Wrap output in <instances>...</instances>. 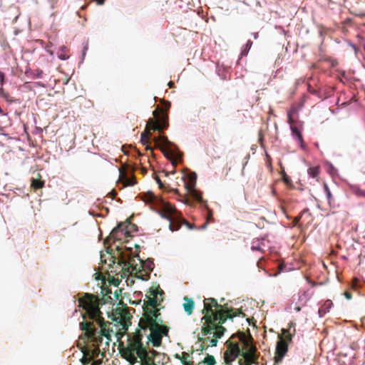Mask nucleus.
Wrapping results in <instances>:
<instances>
[{
	"instance_id": "obj_1",
	"label": "nucleus",
	"mask_w": 365,
	"mask_h": 365,
	"mask_svg": "<svg viewBox=\"0 0 365 365\" xmlns=\"http://www.w3.org/2000/svg\"><path fill=\"white\" fill-rule=\"evenodd\" d=\"M164 294L158 284L149 289L143 300V314L139 321V328L128 334L126 346L120 348L121 356L131 365L138 363V359L140 360L141 365H160L157 359L165 358L164 354L149 349L143 342L145 336L146 344L150 342L153 346L158 347L161 345L163 337L168 334L169 328L163 324L160 312Z\"/></svg>"
},
{
	"instance_id": "obj_2",
	"label": "nucleus",
	"mask_w": 365,
	"mask_h": 365,
	"mask_svg": "<svg viewBox=\"0 0 365 365\" xmlns=\"http://www.w3.org/2000/svg\"><path fill=\"white\" fill-rule=\"evenodd\" d=\"M110 294L111 292L108 289L106 294L99 299L93 294L85 293L78 300V307L84 311L82 313L83 321L80 323V327L84 331L89 343V346L84 347L83 352L93 359L99 356L101 353L99 346L103 343V341L106 346H108L112 340V335L120 334L116 325L104 319L100 309L101 305L112 303L113 299Z\"/></svg>"
},
{
	"instance_id": "obj_3",
	"label": "nucleus",
	"mask_w": 365,
	"mask_h": 365,
	"mask_svg": "<svg viewBox=\"0 0 365 365\" xmlns=\"http://www.w3.org/2000/svg\"><path fill=\"white\" fill-rule=\"evenodd\" d=\"M203 303L202 321L204 320L205 323L202 327L201 333L203 336L213 334L214 338L207 336L203 339L199 337V340L202 341V344L207 347L215 346L217 339H220L226 331L223 327L226 321L240 315L245 317V314L240 309L227 308L226 305L218 304L214 298H206Z\"/></svg>"
},
{
	"instance_id": "obj_4",
	"label": "nucleus",
	"mask_w": 365,
	"mask_h": 365,
	"mask_svg": "<svg viewBox=\"0 0 365 365\" xmlns=\"http://www.w3.org/2000/svg\"><path fill=\"white\" fill-rule=\"evenodd\" d=\"M142 200L146 203L158 206L161 209V216L169 221V228L171 231L178 230L182 222L187 223L181 217L180 213L175 206L156 197L152 192H148L142 195Z\"/></svg>"
},
{
	"instance_id": "obj_5",
	"label": "nucleus",
	"mask_w": 365,
	"mask_h": 365,
	"mask_svg": "<svg viewBox=\"0 0 365 365\" xmlns=\"http://www.w3.org/2000/svg\"><path fill=\"white\" fill-rule=\"evenodd\" d=\"M153 118L148 119L145 130L141 133V142L144 145L150 143L152 131L161 133L169 127V118L166 113H160L158 108L153 110Z\"/></svg>"
},
{
	"instance_id": "obj_6",
	"label": "nucleus",
	"mask_w": 365,
	"mask_h": 365,
	"mask_svg": "<svg viewBox=\"0 0 365 365\" xmlns=\"http://www.w3.org/2000/svg\"><path fill=\"white\" fill-rule=\"evenodd\" d=\"M155 146L159 148L164 156L169 159L173 165H176L177 160L181 158L182 154L178 151L177 146L170 142L166 135H158L153 139Z\"/></svg>"
},
{
	"instance_id": "obj_7",
	"label": "nucleus",
	"mask_w": 365,
	"mask_h": 365,
	"mask_svg": "<svg viewBox=\"0 0 365 365\" xmlns=\"http://www.w3.org/2000/svg\"><path fill=\"white\" fill-rule=\"evenodd\" d=\"M245 346L248 348L245 351L241 350V356L244 361L240 360V365H252L257 362L259 356L257 354V347L253 344H250L248 341H245Z\"/></svg>"
},
{
	"instance_id": "obj_8",
	"label": "nucleus",
	"mask_w": 365,
	"mask_h": 365,
	"mask_svg": "<svg viewBox=\"0 0 365 365\" xmlns=\"http://www.w3.org/2000/svg\"><path fill=\"white\" fill-rule=\"evenodd\" d=\"M227 349L224 352V361L227 365H231L236 358L241 356V349L238 343L232 342L230 340L226 341Z\"/></svg>"
},
{
	"instance_id": "obj_9",
	"label": "nucleus",
	"mask_w": 365,
	"mask_h": 365,
	"mask_svg": "<svg viewBox=\"0 0 365 365\" xmlns=\"http://www.w3.org/2000/svg\"><path fill=\"white\" fill-rule=\"evenodd\" d=\"M131 237L130 231L127 228V222H120L116 227L113 229L109 235V240H122L127 237Z\"/></svg>"
},
{
	"instance_id": "obj_10",
	"label": "nucleus",
	"mask_w": 365,
	"mask_h": 365,
	"mask_svg": "<svg viewBox=\"0 0 365 365\" xmlns=\"http://www.w3.org/2000/svg\"><path fill=\"white\" fill-rule=\"evenodd\" d=\"M288 350V346L286 341L280 339L277 344L276 347L275 352V361L279 362L282 361V358L285 356L286 353Z\"/></svg>"
},
{
	"instance_id": "obj_11",
	"label": "nucleus",
	"mask_w": 365,
	"mask_h": 365,
	"mask_svg": "<svg viewBox=\"0 0 365 365\" xmlns=\"http://www.w3.org/2000/svg\"><path fill=\"white\" fill-rule=\"evenodd\" d=\"M196 180L197 175L195 173H191L187 175V178L185 181V187L187 192H193L195 190Z\"/></svg>"
},
{
	"instance_id": "obj_12",
	"label": "nucleus",
	"mask_w": 365,
	"mask_h": 365,
	"mask_svg": "<svg viewBox=\"0 0 365 365\" xmlns=\"http://www.w3.org/2000/svg\"><path fill=\"white\" fill-rule=\"evenodd\" d=\"M119 180L123 183L124 186H132L135 184V178H128L126 173L120 170V178Z\"/></svg>"
},
{
	"instance_id": "obj_13",
	"label": "nucleus",
	"mask_w": 365,
	"mask_h": 365,
	"mask_svg": "<svg viewBox=\"0 0 365 365\" xmlns=\"http://www.w3.org/2000/svg\"><path fill=\"white\" fill-rule=\"evenodd\" d=\"M175 357L179 359L184 365H194L191 356L187 352H182L181 355L177 354Z\"/></svg>"
},
{
	"instance_id": "obj_14",
	"label": "nucleus",
	"mask_w": 365,
	"mask_h": 365,
	"mask_svg": "<svg viewBox=\"0 0 365 365\" xmlns=\"http://www.w3.org/2000/svg\"><path fill=\"white\" fill-rule=\"evenodd\" d=\"M333 303L331 300L328 299L324 302V304L319 309L318 313L320 317H323L327 313H328L331 308Z\"/></svg>"
},
{
	"instance_id": "obj_15",
	"label": "nucleus",
	"mask_w": 365,
	"mask_h": 365,
	"mask_svg": "<svg viewBox=\"0 0 365 365\" xmlns=\"http://www.w3.org/2000/svg\"><path fill=\"white\" fill-rule=\"evenodd\" d=\"M185 302L183 304V307L185 309V312L188 314L190 315L193 312L195 303L194 301L192 299H188L187 297H185Z\"/></svg>"
},
{
	"instance_id": "obj_16",
	"label": "nucleus",
	"mask_w": 365,
	"mask_h": 365,
	"mask_svg": "<svg viewBox=\"0 0 365 365\" xmlns=\"http://www.w3.org/2000/svg\"><path fill=\"white\" fill-rule=\"evenodd\" d=\"M291 130L293 136H294L298 140V142L300 143L301 147L304 148V140L300 130L298 129L297 127L293 125H291Z\"/></svg>"
},
{
	"instance_id": "obj_17",
	"label": "nucleus",
	"mask_w": 365,
	"mask_h": 365,
	"mask_svg": "<svg viewBox=\"0 0 365 365\" xmlns=\"http://www.w3.org/2000/svg\"><path fill=\"white\" fill-rule=\"evenodd\" d=\"M68 52V47L65 46H62L60 47L58 56L61 60H66L69 58V56L67 54Z\"/></svg>"
},
{
	"instance_id": "obj_18",
	"label": "nucleus",
	"mask_w": 365,
	"mask_h": 365,
	"mask_svg": "<svg viewBox=\"0 0 365 365\" xmlns=\"http://www.w3.org/2000/svg\"><path fill=\"white\" fill-rule=\"evenodd\" d=\"M45 182L41 180V179H34L31 180V187L35 189H41L44 186Z\"/></svg>"
},
{
	"instance_id": "obj_19",
	"label": "nucleus",
	"mask_w": 365,
	"mask_h": 365,
	"mask_svg": "<svg viewBox=\"0 0 365 365\" xmlns=\"http://www.w3.org/2000/svg\"><path fill=\"white\" fill-rule=\"evenodd\" d=\"M319 166L311 167L308 169V174L312 178H317L319 174Z\"/></svg>"
},
{
	"instance_id": "obj_20",
	"label": "nucleus",
	"mask_w": 365,
	"mask_h": 365,
	"mask_svg": "<svg viewBox=\"0 0 365 365\" xmlns=\"http://www.w3.org/2000/svg\"><path fill=\"white\" fill-rule=\"evenodd\" d=\"M202 362L205 365H215V363H216L215 357L213 356H212V355H210V354H207L205 356V358L204 359Z\"/></svg>"
},
{
	"instance_id": "obj_21",
	"label": "nucleus",
	"mask_w": 365,
	"mask_h": 365,
	"mask_svg": "<svg viewBox=\"0 0 365 365\" xmlns=\"http://www.w3.org/2000/svg\"><path fill=\"white\" fill-rule=\"evenodd\" d=\"M160 102L164 105L165 108L161 109L159 107H158L156 109L158 108L160 111V113H166L168 115L167 110H169V108H170V103L164 99H162Z\"/></svg>"
},
{
	"instance_id": "obj_22",
	"label": "nucleus",
	"mask_w": 365,
	"mask_h": 365,
	"mask_svg": "<svg viewBox=\"0 0 365 365\" xmlns=\"http://www.w3.org/2000/svg\"><path fill=\"white\" fill-rule=\"evenodd\" d=\"M143 268L147 271L148 273H150L153 271L154 268V263L153 261H147L143 264Z\"/></svg>"
},
{
	"instance_id": "obj_23",
	"label": "nucleus",
	"mask_w": 365,
	"mask_h": 365,
	"mask_svg": "<svg viewBox=\"0 0 365 365\" xmlns=\"http://www.w3.org/2000/svg\"><path fill=\"white\" fill-rule=\"evenodd\" d=\"M324 191L326 192V195H327V200H328V202L329 205L331 204L332 201H333V197H332V195L331 193V191L328 187V185L327 184H324Z\"/></svg>"
},
{
	"instance_id": "obj_24",
	"label": "nucleus",
	"mask_w": 365,
	"mask_h": 365,
	"mask_svg": "<svg viewBox=\"0 0 365 365\" xmlns=\"http://www.w3.org/2000/svg\"><path fill=\"white\" fill-rule=\"evenodd\" d=\"M197 202H203V199L201 194L195 190L193 192H188Z\"/></svg>"
},
{
	"instance_id": "obj_25",
	"label": "nucleus",
	"mask_w": 365,
	"mask_h": 365,
	"mask_svg": "<svg viewBox=\"0 0 365 365\" xmlns=\"http://www.w3.org/2000/svg\"><path fill=\"white\" fill-rule=\"evenodd\" d=\"M252 41L251 40H248L246 44L245 45V47L243 50L242 51V55H247L249 50L252 47Z\"/></svg>"
},
{
	"instance_id": "obj_26",
	"label": "nucleus",
	"mask_w": 365,
	"mask_h": 365,
	"mask_svg": "<svg viewBox=\"0 0 365 365\" xmlns=\"http://www.w3.org/2000/svg\"><path fill=\"white\" fill-rule=\"evenodd\" d=\"M282 180L287 186H292V180L284 171L282 173Z\"/></svg>"
},
{
	"instance_id": "obj_27",
	"label": "nucleus",
	"mask_w": 365,
	"mask_h": 365,
	"mask_svg": "<svg viewBox=\"0 0 365 365\" xmlns=\"http://www.w3.org/2000/svg\"><path fill=\"white\" fill-rule=\"evenodd\" d=\"M127 222V228L130 230V234L133 232H136L138 230V227L135 224L130 222V220L128 219Z\"/></svg>"
},
{
	"instance_id": "obj_28",
	"label": "nucleus",
	"mask_w": 365,
	"mask_h": 365,
	"mask_svg": "<svg viewBox=\"0 0 365 365\" xmlns=\"http://www.w3.org/2000/svg\"><path fill=\"white\" fill-rule=\"evenodd\" d=\"M92 360H93L90 356L86 355L83 354V356L82 359V362L84 364H89Z\"/></svg>"
},
{
	"instance_id": "obj_29",
	"label": "nucleus",
	"mask_w": 365,
	"mask_h": 365,
	"mask_svg": "<svg viewBox=\"0 0 365 365\" xmlns=\"http://www.w3.org/2000/svg\"><path fill=\"white\" fill-rule=\"evenodd\" d=\"M282 334L284 335L287 340H288V341L292 340V334H290L289 333L288 329H282Z\"/></svg>"
},
{
	"instance_id": "obj_30",
	"label": "nucleus",
	"mask_w": 365,
	"mask_h": 365,
	"mask_svg": "<svg viewBox=\"0 0 365 365\" xmlns=\"http://www.w3.org/2000/svg\"><path fill=\"white\" fill-rule=\"evenodd\" d=\"M251 249L253 251H260V252H262V247L260 246L259 244L257 245H252V247H251Z\"/></svg>"
},
{
	"instance_id": "obj_31",
	"label": "nucleus",
	"mask_w": 365,
	"mask_h": 365,
	"mask_svg": "<svg viewBox=\"0 0 365 365\" xmlns=\"http://www.w3.org/2000/svg\"><path fill=\"white\" fill-rule=\"evenodd\" d=\"M58 0H49V4L51 9H54L56 7Z\"/></svg>"
},
{
	"instance_id": "obj_32",
	"label": "nucleus",
	"mask_w": 365,
	"mask_h": 365,
	"mask_svg": "<svg viewBox=\"0 0 365 365\" xmlns=\"http://www.w3.org/2000/svg\"><path fill=\"white\" fill-rule=\"evenodd\" d=\"M344 295L347 299H351L352 298V295L349 291L344 292Z\"/></svg>"
},
{
	"instance_id": "obj_33",
	"label": "nucleus",
	"mask_w": 365,
	"mask_h": 365,
	"mask_svg": "<svg viewBox=\"0 0 365 365\" xmlns=\"http://www.w3.org/2000/svg\"><path fill=\"white\" fill-rule=\"evenodd\" d=\"M155 180H156L157 183L158 184L159 187L162 188L163 187V185L162 181L160 180V179L158 177H156Z\"/></svg>"
},
{
	"instance_id": "obj_34",
	"label": "nucleus",
	"mask_w": 365,
	"mask_h": 365,
	"mask_svg": "<svg viewBox=\"0 0 365 365\" xmlns=\"http://www.w3.org/2000/svg\"><path fill=\"white\" fill-rule=\"evenodd\" d=\"M4 81V74L0 71V83L3 85Z\"/></svg>"
},
{
	"instance_id": "obj_35",
	"label": "nucleus",
	"mask_w": 365,
	"mask_h": 365,
	"mask_svg": "<svg viewBox=\"0 0 365 365\" xmlns=\"http://www.w3.org/2000/svg\"><path fill=\"white\" fill-rule=\"evenodd\" d=\"M212 210H208V213H207V220H211V219H212Z\"/></svg>"
},
{
	"instance_id": "obj_36",
	"label": "nucleus",
	"mask_w": 365,
	"mask_h": 365,
	"mask_svg": "<svg viewBox=\"0 0 365 365\" xmlns=\"http://www.w3.org/2000/svg\"><path fill=\"white\" fill-rule=\"evenodd\" d=\"M348 44L355 51H357V47L354 44L352 43L351 42L349 41L348 42Z\"/></svg>"
},
{
	"instance_id": "obj_37",
	"label": "nucleus",
	"mask_w": 365,
	"mask_h": 365,
	"mask_svg": "<svg viewBox=\"0 0 365 365\" xmlns=\"http://www.w3.org/2000/svg\"><path fill=\"white\" fill-rule=\"evenodd\" d=\"M43 71L41 70H36V75L38 78H41L42 76Z\"/></svg>"
},
{
	"instance_id": "obj_38",
	"label": "nucleus",
	"mask_w": 365,
	"mask_h": 365,
	"mask_svg": "<svg viewBox=\"0 0 365 365\" xmlns=\"http://www.w3.org/2000/svg\"><path fill=\"white\" fill-rule=\"evenodd\" d=\"M301 216L296 217L294 220V224L297 225L300 220Z\"/></svg>"
},
{
	"instance_id": "obj_39",
	"label": "nucleus",
	"mask_w": 365,
	"mask_h": 365,
	"mask_svg": "<svg viewBox=\"0 0 365 365\" xmlns=\"http://www.w3.org/2000/svg\"><path fill=\"white\" fill-rule=\"evenodd\" d=\"M96 1L98 5H102L104 4L105 0H96Z\"/></svg>"
},
{
	"instance_id": "obj_40",
	"label": "nucleus",
	"mask_w": 365,
	"mask_h": 365,
	"mask_svg": "<svg viewBox=\"0 0 365 365\" xmlns=\"http://www.w3.org/2000/svg\"><path fill=\"white\" fill-rule=\"evenodd\" d=\"M168 86H169L170 88H173V87L174 86V83H173V81H170V82L168 83Z\"/></svg>"
},
{
	"instance_id": "obj_41",
	"label": "nucleus",
	"mask_w": 365,
	"mask_h": 365,
	"mask_svg": "<svg viewBox=\"0 0 365 365\" xmlns=\"http://www.w3.org/2000/svg\"><path fill=\"white\" fill-rule=\"evenodd\" d=\"M288 116H289L288 121H289V123L292 124V118L291 114H289Z\"/></svg>"
},
{
	"instance_id": "obj_42",
	"label": "nucleus",
	"mask_w": 365,
	"mask_h": 365,
	"mask_svg": "<svg viewBox=\"0 0 365 365\" xmlns=\"http://www.w3.org/2000/svg\"><path fill=\"white\" fill-rule=\"evenodd\" d=\"M165 358H158L157 359V361H160V363L162 362V364H164V361L163 360L165 359Z\"/></svg>"
},
{
	"instance_id": "obj_43",
	"label": "nucleus",
	"mask_w": 365,
	"mask_h": 365,
	"mask_svg": "<svg viewBox=\"0 0 365 365\" xmlns=\"http://www.w3.org/2000/svg\"><path fill=\"white\" fill-rule=\"evenodd\" d=\"M120 325L123 327V329H125V326H126V324H125V322H124V323H122V322H121V323H120Z\"/></svg>"
},
{
	"instance_id": "obj_44",
	"label": "nucleus",
	"mask_w": 365,
	"mask_h": 365,
	"mask_svg": "<svg viewBox=\"0 0 365 365\" xmlns=\"http://www.w3.org/2000/svg\"><path fill=\"white\" fill-rule=\"evenodd\" d=\"M114 294H115V298L118 299V294L117 291L115 292Z\"/></svg>"
},
{
	"instance_id": "obj_45",
	"label": "nucleus",
	"mask_w": 365,
	"mask_h": 365,
	"mask_svg": "<svg viewBox=\"0 0 365 365\" xmlns=\"http://www.w3.org/2000/svg\"><path fill=\"white\" fill-rule=\"evenodd\" d=\"M93 364L94 365H98L99 364H101V361L98 362L97 361H95Z\"/></svg>"
},
{
	"instance_id": "obj_46",
	"label": "nucleus",
	"mask_w": 365,
	"mask_h": 365,
	"mask_svg": "<svg viewBox=\"0 0 365 365\" xmlns=\"http://www.w3.org/2000/svg\"><path fill=\"white\" fill-rule=\"evenodd\" d=\"M87 50V47H85L84 49H83V56L85 55V53H86V51Z\"/></svg>"
},
{
	"instance_id": "obj_47",
	"label": "nucleus",
	"mask_w": 365,
	"mask_h": 365,
	"mask_svg": "<svg viewBox=\"0 0 365 365\" xmlns=\"http://www.w3.org/2000/svg\"><path fill=\"white\" fill-rule=\"evenodd\" d=\"M147 150H153V148H152L151 147H150V146H147Z\"/></svg>"
},
{
	"instance_id": "obj_48",
	"label": "nucleus",
	"mask_w": 365,
	"mask_h": 365,
	"mask_svg": "<svg viewBox=\"0 0 365 365\" xmlns=\"http://www.w3.org/2000/svg\"><path fill=\"white\" fill-rule=\"evenodd\" d=\"M47 51H48V52H49L51 55H52V54H53V52H52V51H51V50L47 49Z\"/></svg>"
},
{
	"instance_id": "obj_49",
	"label": "nucleus",
	"mask_w": 365,
	"mask_h": 365,
	"mask_svg": "<svg viewBox=\"0 0 365 365\" xmlns=\"http://www.w3.org/2000/svg\"><path fill=\"white\" fill-rule=\"evenodd\" d=\"M293 324H294L292 322L289 323V327H293Z\"/></svg>"
},
{
	"instance_id": "obj_50",
	"label": "nucleus",
	"mask_w": 365,
	"mask_h": 365,
	"mask_svg": "<svg viewBox=\"0 0 365 365\" xmlns=\"http://www.w3.org/2000/svg\"><path fill=\"white\" fill-rule=\"evenodd\" d=\"M281 209H282V212H283L284 213H285V210H284V207H282Z\"/></svg>"
},
{
	"instance_id": "obj_51",
	"label": "nucleus",
	"mask_w": 365,
	"mask_h": 365,
	"mask_svg": "<svg viewBox=\"0 0 365 365\" xmlns=\"http://www.w3.org/2000/svg\"><path fill=\"white\" fill-rule=\"evenodd\" d=\"M207 222H205V223L203 225L202 227H206V225H207Z\"/></svg>"
},
{
	"instance_id": "obj_52",
	"label": "nucleus",
	"mask_w": 365,
	"mask_h": 365,
	"mask_svg": "<svg viewBox=\"0 0 365 365\" xmlns=\"http://www.w3.org/2000/svg\"><path fill=\"white\" fill-rule=\"evenodd\" d=\"M123 263L125 265H127V264H128V262L126 261H124Z\"/></svg>"
},
{
	"instance_id": "obj_53",
	"label": "nucleus",
	"mask_w": 365,
	"mask_h": 365,
	"mask_svg": "<svg viewBox=\"0 0 365 365\" xmlns=\"http://www.w3.org/2000/svg\"><path fill=\"white\" fill-rule=\"evenodd\" d=\"M296 309H297V311H299V310H300V307H297Z\"/></svg>"
},
{
	"instance_id": "obj_54",
	"label": "nucleus",
	"mask_w": 365,
	"mask_h": 365,
	"mask_svg": "<svg viewBox=\"0 0 365 365\" xmlns=\"http://www.w3.org/2000/svg\"><path fill=\"white\" fill-rule=\"evenodd\" d=\"M113 192V197H114L115 195H116V192H115L114 191Z\"/></svg>"
}]
</instances>
